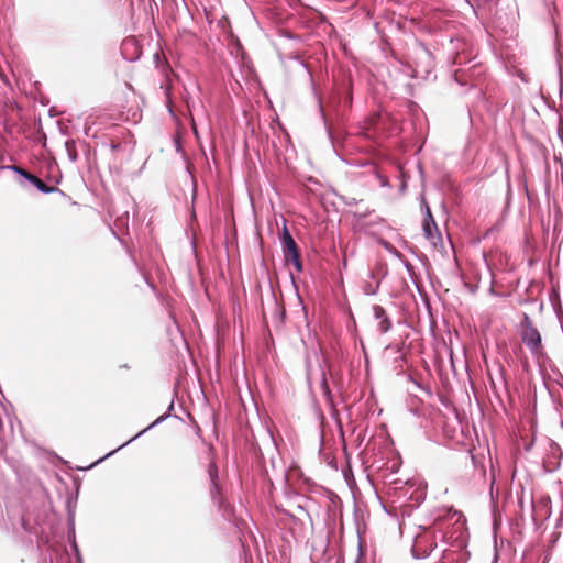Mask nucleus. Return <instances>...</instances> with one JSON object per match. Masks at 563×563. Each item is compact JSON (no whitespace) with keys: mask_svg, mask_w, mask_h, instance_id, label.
Masks as SVG:
<instances>
[{"mask_svg":"<svg viewBox=\"0 0 563 563\" xmlns=\"http://www.w3.org/2000/svg\"><path fill=\"white\" fill-rule=\"evenodd\" d=\"M366 530H361V529H357L356 532H357V537H358V540L361 541L362 540V533H364ZM362 548V544L360 543V549Z\"/></svg>","mask_w":563,"mask_h":563,"instance_id":"23","label":"nucleus"},{"mask_svg":"<svg viewBox=\"0 0 563 563\" xmlns=\"http://www.w3.org/2000/svg\"><path fill=\"white\" fill-rule=\"evenodd\" d=\"M421 211L423 212V217L432 216L430 207L424 198L421 199Z\"/></svg>","mask_w":563,"mask_h":563,"instance_id":"18","label":"nucleus"},{"mask_svg":"<svg viewBox=\"0 0 563 563\" xmlns=\"http://www.w3.org/2000/svg\"><path fill=\"white\" fill-rule=\"evenodd\" d=\"M192 131H194L195 134H197L195 122H192Z\"/></svg>","mask_w":563,"mask_h":563,"instance_id":"27","label":"nucleus"},{"mask_svg":"<svg viewBox=\"0 0 563 563\" xmlns=\"http://www.w3.org/2000/svg\"><path fill=\"white\" fill-rule=\"evenodd\" d=\"M422 231L426 239L430 241L433 246L442 242V236L433 216L423 217Z\"/></svg>","mask_w":563,"mask_h":563,"instance_id":"7","label":"nucleus"},{"mask_svg":"<svg viewBox=\"0 0 563 563\" xmlns=\"http://www.w3.org/2000/svg\"><path fill=\"white\" fill-rule=\"evenodd\" d=\"M68 522H69V528H74V527H75V518H74V515H70V514H69Z\"/></svg>","mask_w":563,"mask_h":563,"instance_id":"22","label":"nucleus"},{"mask_svg":"<svg viewBox=\"0 0 563 563\" xmlns=\"http://www.w3.org/2000/svg\"><path fill=\"white\" fill-rule=\"evenodd\" d=\"M434 521L441 528H465L466 525L464 514L452 506L440 508L435 514Z\"/></svg>","mask_w":563,"mask_h":563,"instance_id":"4","label":"nucleus"},{"mask_svg":"<svg viewBox=\"0 0 563 563\" xmlns=\"http://www.w3.org/2000/svg\"><path fill=\"white\" fill-rule=\"evenodd\" d=\"M373 314H374V318L378 321V324H377L378 332L382 334L387 333L391 329L393 322L389 319V317L387 316L386 310L379 305H374L373 306Z\"/></svg>","mask_w":563,"mask_h":563,"instance_id":"9","label":"nucleus"},{"mask_svg":"<svg viewBox=\"0 0 563 563\" xmlns=\"http://www.w3.org/2000/svg\"><path fill=\"white\" fill-rule=\"evenodd\" d=\"M65 148L67 152V156L70 162H76L78 159V153L76 148V142L74 140H67L65 142Z\"/></svg>","mask_w":563,"mask_h":563,"instance_id":"16","label":"nucleus"},{"mask_svg":"<svg viewBox=\"0 0 563 563\" xmlns=\"http://www.w3.org/2000/svg\"><path fill=\"white\" fill-rule=\"evenodd\" d=\"M210 485L220 484L219 470L217 464L211 461L207 468Z\"/></svg>","mask_w":563,"mask_h":563,"instance_id":"15","label":"nucleus"},{"mask_svg":"<svg viewBox=\"0 0 563 563\" xmlns=\"http://www.w3.org/2000/svg\"><path fill=\"white\" fill-rule=\"evenodd\" d=\"M307 380H308V383L310 384V382H311V375H310V372H308V373H307Z\"/></svg>","mask_w":563,"mask_h":563,"instance_id":"26","label":"nucleus"},{"mask_svg":"<svg viewBox=\"0 0 563 563\" xmlns=\"http://www.w3.org/2000/svg\"><path fill=\"white\" fill-rule=\"evenodd\" d=\"M174 410V401L172 400V402L169 404L168 406V409H167V412L159 416L157 419H155L150 426H147L145 429L141 430L139 433H136L134 437H132L130 440H128L125 443H123L122 445H120L118 449L111 451L110 453H108L106 455V457L112 455L113 453H115L117 451L121 450L122 448L126 446L128 444H130L131 442H133L134 440H136L137 438L142 437L144 433H146L148 430L153 429L154 427L163 423L167 418H169L172 416V411Z\"/></svg>","mask_w":563,"mask_h":563,"instance_id":"8","label":"nucleus"},{"mask_svg":"<svg viewBox=\"0 0 563 563\" xmlns=\"http://www.w3.org/2000/svg\"><path fill=\"white\" fill-rule=\"evenodd\" d=\"M377 178L379 180L380 187H383V188H390V183H389L387 177H385V176H383L380 174H377Z\"/></svg>","mask_w":563,"mask_h":563,"instance_id":"19","label":"nucleus"},{"mask_svg":"<svg viewBox=\"0 0 563 563\" xmlns=\"http://www.w3.org/2000/svg\"><path fill=\"white\" fill-rule=\"evenodd\" d=\"M282 244L284 255H288L289 253L298 250L297 243L288 231L287 227L284 225V230L282 233Z\"/></svg>","mask_w":563,"mask_h":563,"instance_id":"10","label":"nucleus"},{"mask_svg":"<svg viewBox=\"0 0 563 563\" xmlns=\"http://www.w3.org/2000/svg\"><path fill=\"white\" fill-rule=\"evenodd\" d=\"M134 42V40H125L123 42V47L128 46L129 44H132Z\"/></svg>","mask_w":563,"mask_h":563,"instance_id":"24","label":"nucleus"},{"mask_svg":"<svg viewBox=\"0 0 563 563\" xmlns=\"http://www.w3.org/2000/svg\"><path fill=\"white\" fill-rule=\"evenodd\" d=\"M67 538L70 543L71 554L68 553L66 548H63L62 551L59 548L51 544L47 540L46 543L51 563H82V558L76 543L75 530H68Z\"/></svg>","mask_w":563,"mask_h":563,"instance_id":"3","label":"nucleus"},{"mask_svg":"<svg viewBox=\"0 0 563 563\" xmlns=\"http://www.w3.org/2000/svg\"><path fill=\"white\" fill-rule=\"evenodd\" d=\"M285 260L292 263L295 262L296 260H300V252H299V249L289 253L288 255H284Z\"/></svg>","mask_w":563,"mask_h":563,"instance_id":"17","label":"nucleus"},{"mask_svg":"<svg viewBox=\"0 0 563 563\" xmlns=\"http://www.w3.org/2000/svg\"><path fill=\"white\" fill-rule=\"evenodd\" d=\"M119 147H120V144H114V143L111 144V150L112 151H117V150H119Z\"/></svg>","mask_w":563,"mask_h":563,"instance_id":"25","label":"nucleus"},{"mask_svg":"<svg viewBox=\"0 0 563 563\" xmlns=\"http://www.w3.org/2000/svg\"><path fill=\"white\" fill-rule=\"evenodd\" d=\"M320 386H321V390H322V394H323L327 402L331 407H334V402H333V398H332V393H331L330 386H329L328 380H327L325 371L323 368H321Z\"/></svg>","mask_w":563,"mask_h":563,"instance_id":"13","label":"nucleus"},{"mask_svg":"<svg viewBox=\"0 0 563 563\" xmlns=\"http://www.w3.org/2000/svg\"><path fill=\"white\" fill-rule=\"evenodd\" d=\"M435 547L429 530H421L412 537L411 554L415 559H424L430 555Z\"/></svg>","mask_w":563,"mask_h":563,"instance_id":"6","label":"nucleus"},{"mask_svg":"<svg viewBox=\"0 0 563 563\" xmlns=\"http://www.w3.org/2000/svg\"><path fill=\"white\" fill-rule=\"evenodd\" d=\"M387 494L394 497V501L405 506L406 501H411L410 507H418L426 498V487L411 479L388 478L385 481Z\"/></svg>","mask_w":563,"mask_h":563,"instance_id":"1","label":"nucleus"},{"mask_svg":"<svg viewBox=\"0 0 563 563\" xmlns=\"http://www.w3.org/2000/svg\"><path fill=\"white\" fill-rule=\"evenodd\" d=\"M294 265V267L296 268V271L298 273H301L302 269H303V266H302V262L301 260H296L295 262L291 263Z\"/></svg>","mask_w":563,"mask_h":563,"instance_id":"21","label":"nucleus"},{"mask_svg":"<svg viewBox=\"0 0 563 563\" xmlns=\"http://www.w3.org/2000/svg\"><path fill=\"white\" fill-rule=\"evenodd\" d=\"M423 57L427 59V66L428 67H431L432 66V54L430 53V51L428 48H426L423 46Z\"/></svg>","mask_w":563,"mask_h":563,"instance_id":"20","label":"nucleus"},{"mask_svg":"<svg viewBox=\"0 0 563 563\" xmlns=\"http://www.w3.org/2000/svg\"><path fill=\"white\" fill-rule=\"evenodd\" d=\"M518 333L530 354L539 358L543 354L542 335L526 312L522 313L521 321L518 325Z\"/></svg>","mask_w":563,"mask_h":563,"instance_id":"2","label":"nucleus"},{"mask_svg":"<svg viewBox=\"0 0 563 563\" xmlns=\"http://www.w3.org/2000/svg\"><path fill=\"white\" fill-rule=\"evenodd\" d=\"M209 493H210V498H211L212 503L216 506L221 507L223 504V495H222L221 485L220 484L210 485Z\"/></svg>","mask_w":563,"mask_h":563,"instance_id":"14","label":"nucleus"},{"mask_svg":"<svg viewBox=\"0 0 563 563\" xmlns=\"http://www.w3.org/2000/svg\"><path fill=\"white\" fill-rule=\"evenodd\" d=\"M367 276L371 280L364 283L363 291L367 296L376 295L379 289V282L375 280V275L372 271H368Z\"/></svg>","mask_w":563,"mask_h":563,"instance_id":"12","label":"nucleus"},{"mask_svg":"<svg viewBox=\"0 0 563 563\" xmlns=\"http://www.w3.org/2000/svg\"><path fill=\"white\" fill-rule=\"evenodd\" d=\"M2 169H10L19 175V184L23 187L26 185V183H29L33 185L42 194L62 192L58 187L48 186L42 179L29 173L27 170L21 168L20 166H2Z\"/></svg>","mask_w":563,"mask_h":563,"instance_id":"5","label":"nucleus"},{"mask_svg":"<svg viewBox=\"0 0 563 563\" xmlns=\"http://www.w3.org/2000/svg\"><path fill=\"white\" fill-rule=\"evenodd\" d=\"M69 504H70V500H69V498H68V499L66 500V506H67V508H69Z\"/></svg>","mask_w":563,"mask_h":563,"instance_id":"28","label":"nucleus"},{"mask_svg":"<svg viewBox=\"0 0 563 563\" xmlns=\"http://www.w3.org/2000/svg\"><path fill=\"white\" fill-rule=\"evenodd\" d=\"M401 465V461L399 456L393 457L385 464L383 472V477L385 481H388L394 474H396Z\"/></svg>","mask_w":563,"mask_h":563,"instance_id":"11","label":"nucleus"}]
</instances>
